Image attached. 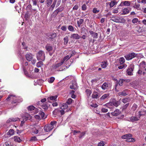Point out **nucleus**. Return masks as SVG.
Wrapping results in <instances>:
<instances>
[{"mask_svg":"<svg viewBox=\"0 0 146 146\" xmlns=\"http://www.w3.org/2000/svg\"><path fill=\"white\" fill-rule=\"evenodd\" d=\"M36 58L38 60H41L44 61L45 60V54L43 51L40 50L36 54Z\"/></svg>","mask_w":146,"mask_h":146,"instance_id":"nucleus-1","label":"nucleus"},{"mask_svg":"<svg viewBox=\"0 0 146 146\" xmlns=\"http://www.w3.org/2000/svg\"><path fill=\"white\" fill-rule=\"evenodd\" d=\"M47 39L50 41H53L54 38L56 37L57 35L56 33H46Z\"/></svg>","mask_w":146,"mask_h":146,"instance_id":"nucleus-2","label":"nucleus"},{"mask_svg":"<svg viewBox=\"0 0 146 146\" xmlns=\"http://www.w3.org/2000/svg\"><path fill=\"white\" fill-rule=\"evenodd\" d=\"M137 56V54L134 52H132L125 55L124 57L127 60H131Z\"/></svg>","mask_w":146,"mask_h":146,"instance_id":"nucleus-3","label":"nucleus"},{"mask_svg":"<svg viewBox=\"0 0 146 146\" xmlns=\"http://www.w3.org/2000/svg\"><path fill=\"white\" fill-rule=\"evenodd\" d=\"M27 109L29 111H32L33 113L36 114L38 112V109L33 106H30L28 107Z\"/></svg>","mask_w":146,"mask_h":146,"instance_id":"nucleus-4","label":"nucleus"},{"mask_svg":"<svg viewBox=\"0 0 146 146\" xmlns=\"http://www.w3.org/2000/svg\"><path fill=\"white\" fill-rule=\"evenodd\" d=\"M134 68V67L133 66H129L128 67L126 71L128 75L131 76L133 75V72Z\"/></svg>","mask_w":146,"mask_h":146,"instance_id":"nucleus-5","label":"nucleus"},{"mask_svg":"<svg viewBox=\"0 0 146 146\" xmlns=\"http://www.w3.org/2000/svg\"><path fill=\"white\" fill-rule=\"evenodd\" d=\"M63 64V62H61L60 63L55 64L52 65V68L53 70H56L57 68L61 66Z\"/></svg>","mask_w":146,"mask_h":146,"instance_id":"nucleus-6","label":"nucleus"},{"mask_svg":"<svg viewBox=\"0 0 146 146\" xmlns=\"http://www.w3.org/2000/svg\"><path fill=\"white\" fill-rule=\"evenodd\" d=\"M140 68L141 70L145 68V70L146 71V62L144 61H142L139 65Z\"/></svg>","mask_w":146,"mask_h":146,"instance_id":"nucleus-7","label":"nucleus"},{"mask_svg":"<svg viewBox=\"0 0 146 146\" xmlns=\"http://www.w3.org/2000/svg\"><path fill=\"white\" fill-rule=\"evenodd\" d=\"M130 5V2L129 1H124L121 2L119 6L123 7L124 6H129Z\"/></svg>","mask_w":146,"mask_h":146,"instance_id":"nucleus-8","label":"nucleus"},{"mask_svg":"<svg viewBox=\"0 0 146 146\" xmlns=\"http://www.w3.org/2000/svg\"><path fill=\"white\" fill-rule=\"evenodd\" d=\"M129 9H131V8H125L123 9L122 11V13L121 14L122 15H125L129 13V11L130 10Z\"/></svg>","mask_w":146,"mask_h":146,"instance_id":"nucleus-9","label":"nucleus"},{"mask_svg":"<svg viewBox=\"0 0 146 146\" xmlns=\"http://www.w3.org/2000/svg\"><path fill=\"white\" fill-rule=\"evenodd\" d=\"M44 129L46 132H48L52 130V128L48 124L45 125L44 127Z\"/></svg>","mask_w":146,"mask_h":146,"instance_id":"nucleus-10","label":"nucleus"},{"mask_svg":"<svg viewBox=\"0 0 146 146\" xmlns=\"http://www.w3.org/2000/svg\"><path fill=\"white\" fill-rule=\"evenodd\" d=\"M80 36L78 34L74 33L72 34L70 38L76 39H79L80 38Z\"/></svg>","mask_w":146,"mask_h":146,"instance_id":"nucleus-11","label":"nucleus"},{"mask_svg":"<svg viewBox=\"0 0 146 146\" xmlns=\"http://www.w3.org/2000/svg\"><path fill=\"white\" fill-rule=\"evenodd\" d=\"M120 113V111L118 109H117L113 112H111V114L113 116H117Z\"/></svg>","mask_w":146,"mask_h":146,"instance_id":"nucleus-12","label":"nucleus"},{"mask_svg":"<svg viewBox=\"0 0 146 146\" xmlns=\"http://www.w3.org/2000/svg\"><path fill=\"white\" fill-rule=\"evenodd\" d=\"M45 48L46 50L48 51H51L52 50L53 47L52 46L50 45L49 44H47L45 46Z\"/></svg>","mask_w":146,"mask_h":146,"instance_id":"nucleus-13","label":"nucleus"},{"mask_svg":"<svg viewBox=\"0 0 146 146\" xmlns=\"http://www.w3.org/2000/svg\"><path fill=\"white\" fill-rule=\"evenodd\" d=\"M25 57L26 59L29 61H30L33 58L32 55L30 54H26L25 55Z\"/></svg>","mask_w":146,"mask_h":146,"instance_id":"nucleus-14","label":"nucleus"},{"mask_svg":"<svg viewBox=\"0 0 146 146\" xmlns=\"http://www.w3.org/2000/svg\"><path fill=\"white\" fill-rule=\"evenodd\" d=\"M57 97V96L56 95L53 96H51L48 97L47 98V100L49 102V100H54L56 101V99Z\"/></svg>","mask_w":146,"mask_h":146,"instance_id":"nucleus-15","label":"nucleus"},{"mask_svg":"<svg viewBox=\"0 0 146 146\" xmlns=\"http://www.w3.org/2000/svg\"><path fill=\"white\" fill-rule=\"evenodd\" d=\"M139 120V118L137 117L132 116L130 118V120L131 121L134 122L136 121Z\"/></svg>","mask_w":146,"mask_h":146,"instance_id":"nucleus-16","label":"nucleus"},{"mask_svg":"<svg viewBox=\"0 0 146 146\" xmlns=\"http://www.w3.org/2000/svg\"><path fill=\"white\" fill-rule=\"evenodd\" d=\"M108 87V84L106 82H104L102 85L101 88L103 90L107 89Z\"/></svg>","mask_w":146,"mask_h":146,"instance_id":"nucleus-17","label":"nucleus"},{"mask_svg":"<svg viewBox=\"0 0 146 146\" xmlns=\"http://www.w3.org/2000/svg\"><path fill=\"white\" fill-rule=\"evenodd\" d=\"M104 105L106 106L107 108L110 109H112L114 107L111 102L106 104Z\"/></svg>","mask_w":146,"mask_h":146,"instance_id":"nucleus-18","label":"nucleus"},{"mask_svg":"<svg viewBox=\"0 0 146 146\" xmlns=\"http://www.w3.org/2000/svg\"><path fill=\"white\" fill-rule=\"evenodd\" d=\"M109 3L110 7L111 8L113 7L117 3V2L115 0L111 1Z\"/></svg>","mask_w":146,"mask_h":146,"instance_id":"nucleus-19","label":"nucleus"},{"mask_svg":"<svg viewBox=\"0 0 146 146\" xmlns=\"http://www.w3.org/2000/svg\"><path fill=\"white\" fill-rule=\"evenodd\" d=\"M57 122L56 121H53L50 122V123L49 124L51 127L53 129L54 127H55L56 125V124Z\"/></svg>","mask_w":146,"mask_h":146,"instance_id":"nucleus-20","label":"nucleus"},{"mask_svg":"<svg viewBox=\"0 0 146 146\" xmlns=\"http://www.w3.org/2000/svg\"><path fill=\"white\" fill-rule=\"evenodd\" d=\"M92 98H99L98 93L96 92H94L92 95Z\"/></svg>","mask_w":146,"mask_h":146,"instance_id":"nucleus-21","label":"nucleus"},{"mask_svg":"<svg viewBox=\"0 0 146 146\" xmlns=\"http://www.w3.org/2000/svg\"><path fill=\"white\" fill-rule=\"evenodd\" d=\"M107 61L102 62L101 63V67L103 68H106L107 66Z\"/></svg>","mask_w":146,"mask_h":146,"instance_id":"nucleus-22","label":"nucleus"},{"mask_svg":"<svg viewBox=\"0 0 146 146\" xmlns=\"http://www.w3.org/2000/svg\"><path fill=\"white\" fill-rule=\"evenodd\" d=\"M68 106L66 103H63L61 104L60 109L62 110L66 109L68 107Z\"/></svg>","mask_w":146,"mask_h":146,"instance_id":"nucleus-23","label":"nucleus"},{"mask_svg":"<svg viewBox=\"0 0 146 146\" xmlns=\"http://www.w3.org/2000/svg\"><path fill=\"white\" fill-rule=\"evenodd\" d=\"M13 139H14V141L15 142L20 143L22 141V140L20 139V138L17 136H15Z\"/></svg>","mask_w":146,"mask_h":146,"instance_id":"nucleus-24","label":"nucleus"},{"mask_svg":"<svg viewBox=\"0 0 146 146\" xmlns=\"http://www.w3.org/2000/svg\"><path fill=\"white\" fill-rule=\"evenodd\" d=\"M77 88V86L76 84V83L75 82H74L72 83V85L70 86V88L72 89L76 90Z\"/></svg>","mask_w":146,"mask_h":146,"instance_id":"nucleus-25","label":"nucleus"},{"mask_svg":"<svg viewBox=\"0 0 146 146\" xmlns=\"http://www.w3.org/2000/svg\"><path fill=\"white\" fill-rule=\"evenodd\" d=\"M84 21V20L83 19H80L79 20L77 21V23L78 26L80 27L81 25L83 24Z\"/></svg>","mask_w":146,"mask_h":146,"instance_id":"nucleus-26","label":"nucleus"},{"mask_svg":"<svg viewBox=\"0 0 146 146\" xmlns=\"http://www.w3.org/2000/svg\"><path fill=\"white\" fill-rule=\"evenodd\" d=\"M132 22L134 24L135 23H140V21L137 18H134L133 19L132 21Z\"/></svg>","mask_w":146,"mask_h":146,"instance_id":"nucleus-27","label":"nucleus"},{"mask_svg":"<svg viewBox=\"0 0 146 146\" xmlns=\"http://www.w3.org/2000/svg\"><path fill=\"white\" fill-rule=\"evenodd\" d=\"M63 10V8H58L55 10L54 12V13L56 15L59 12H61Z\"/></svg>","mask_w":146,"mask_h":146,"instance_id":"nucleus-28","label":"nucleus"},{"mask_svg":"<svg viewBox=\"0 0 146 146\" xmlns=\"http://www.w3.org/2000/svg\"><path fill=\"white\" fill-rule=\"evenodd\" d=\"M111 102L112 104V105H113V106H114L116 107L118 106L120 104V102L116 100H115Z\"/></svg>","mask_w":146,"mask_h":146,"instance_id":"nucleus-29","label":"nucleus"},{"mask_svg":"<svg viewBox=\"0 0 146 146\" xmlns=\"http://www.w3.org/2000/svg\"><path fill=\"white\" fill-rule=\"evenodd\" d=\"M117 18H118V23H124L125 22V19L122 17H117Z\"/></svg>","mask_w":146,"mask_h":146,"instance_id":"nucleus-30","label":"nucleus"},{"mask_svg":"<svg viewBox=\"0 0 146 146\" xmlns=\"http://www.w3.org/2000/svg\"><path fill=\"white\" fill-rule=\"evenodd\" d=\"M31 15L29 14V11H27L25 15V18L27 20H28L30 17Z\"/></svg>","mask_w":146,"mask_h":146,"instance_id":"nucleus-31","label":"nucleus"},{"mask_svg":"<svg viewBox=\"0 0 146 146\" xmlns=\"http://www.w3.org/2000/svg\"><path fill=\"white\" fill-rule=\"evenodd\" d=\"M72 55H71L70 56L68 55H67L65 56L63 59L61 61V62H63V63L64 61L66 60H67L69 59L71 57Z\"/></svg>","mask_w":146,"mask_h":146,"instance_id":"nucleus-32","label":"nucleus"},{"mask_svg":"<svg viewBox=\"0 0 146 146\" xmlns=\"http://www.w3.org/2000/svg\"><path fill=\"white\" fill-rule=\"evenodd\" d=\"M136 28L137 31L138 32H142L144 31V29L143 27H137Z\"/></svg>","mask_w":146,"mask_h":146,"instance_id":"nucleus-33","label":"nucleus"},{"mask_svg":"<svg viewBox=\"0 0 146 146\" xmlns=\"http://www.w3.org/2000/svg\"><path fill=\"white\" fill-rule=\"evenodd\" d=\"M129 103H127L125 105H123V106L122 107V111L125 110L127 108V107L129 106Z\"/></svg>","mask_w":146,"mask_h":146,"instance_id":"nucleus-34","label":"nucleus"},{"mask_svg":"<svg viewBox=\"0 0 146 146\" xmlns=\"http://www.w3.org/2000/svg\"><path fill=\"white\" fill-rule=\"evenodd\" d=\"M64 45L67 44L68 41V37L67 36H66L64 38Z\"/></svg>","mask_w":146,"mask_h":146,"instance_id":"nucleus-35","label":"nucleus"},{"mask_svg":"<svg viewBox=\"0 0 146 146\" xmlns=\"http://www.w3.org/2000/svg\"><path fill=\"white\" fill-rule=\"evenodd\" d=\"M111 19L113 21L116 23H118V18H117V17H112L111 18Z\"/></svg>","mask_w":146,"mask_h":146,"instance_id":"nucleus-36","label":"nucleus"},{"mask_svg":"<svg viewBox=\"0 0 146 146\" xmlns=\"http://www.w3.org/2000/svg\"><path fill=\"white\" fill-rule=\"evenodd\" d=\"M43 64V62H42L40 61L37 63L36 64V66L37 67L39 68L41 67Z\"/></svg>","mask_w":146,"mask_h":146,"instance_id":"nucleus-37","label":"nucleus"},{"mask_svg":"<svg viewBox=\"0 0 146 146\" xmlns=\"http://www.w3.org/2000/svg\"><path fill=\"white\" fill-rule=\"evenodd\" d=\"M118 94L119 96H125L127 95L125 90H123L122 92H119Z\"/></svg>","mask_w":146,"mask_h":146,"instance_id":"nucleus-38","label":"nucleus"},{"mask_svg":"<svg viewBox=\"0 0 146 146\" xmlns=\"http://www.w3.org/2000/svg\"><path fill=\"white\" fill-rule=\"evenodd\" d=\"M140 6V5L139 4L136 3H135L134 5L133 6V7L137 9V10H139V7Z\"/></svg>","mask_w":146,"mask_h":146,"instance_id":"nucleus-39","label":"nucleus"},{"mask_svg":"<svg viewBox=\"0 0 146 146\" xmlns=\"http://www.w3.org/2000/svg\"><path fill=\"white\" fill-rule=\"evenodd\" d=\"M14 133V130L13 129H10L7 133V134L8 135H12Z\"/></svg>","mask_w":146,"mask_h":146,"instance_id":"nucleus-40","label":"nucleus"},{"mask_svg":"<svg viewBox=\"0 0 146 146\" xmlns=\"http://www.w3.org/2000/svg\"><path fill=\"white\" fill-rule=\"evenodd\" d=\"M126 141L127 142H134L135 141V139L131 137V138H128L127 140H126Z\"/></svg>","mask_w":146,"mask_h":146,"instance_id":"nucleus-41","label":"nucleus"},{"mask_svg":"<svg viewBox=\"0 0 146 146\" xmlns=\"http://www.w3.org/2000/svg\"><path fill=\"white\" fill-rule=\"evenodd\" d=\"M124 81L123 79H121L119 80V82H118V84L120 86H121L123 85Z\"/></svg>","mask_w":146,"mask_h":146,"instance_id":"nucleus-42","label":"nucleus"},{"mask_svg":"<svg viewBox=\"0 0 146 146\" xmlns=\"http://www.w3.org/2000/svg\"><path fill=\"white\" fill-rule=\"evenodd\" d=\"M120 63L121 64H123L125 62V59L123 57L120 58L119 60Z\"/></svg>","mask_w":146,"mask_h":146,"instance_id":"nucleus-43","label":"nucleus"},{"mask_svg":"<svg viewBox=\"0 0 146 146\" xmlns=\"http://www.w3.org/2000/svg\"><path fill=\"white\" fill-rule=\"evenodd\" d=\"M86 92L88 97L90 96L92 93V92L91 90L88 89H86Z\"/></svg>","mask_w":146,"mask_h":146,"instance_id":"nucleus-44","label":"nucleus"},{"mask_svg":"<svg viewBox=\"0 0 146 146\" xmlns=\"http://www.w3.org/2000/svg\"><path fill=\"white\" fill-rule=\"evenodd\" d=\"M52 0H46V5L48 7H49L51 5Z\"/></svg>","mask_w":146,"mask_h":146,"instance_id":"nucleus-45","label":"nucleus"},{"mask_svg":"<svg viewBox=\"0 0 146 146\" xmlns=\"http://www.w3.org/2000/svg\"><path fill=\"white\" fill-rule=\"evenodd\" d=\"M15 97V96L14 95H9V96L7 98L6 100L7 101H9L11 99H13V97Z\"/></svg>","mask_w":146,"mask_h":146,"instance_id":"nucleus-46","label":"nucleus"},{"mask_svg":"<svg viewBox=\"0 0 146 146\" xmlns=\"http://www.w3.org/2000/svg\"><path fill=\"white\" fill-rule=\"evenodd\" d=\"M68 30L70 31H74V27L72 25H69L68 27Z\"/></svg>","mask_w":146,"mask_h":146,"instance_id":"nucleus-47","label":"nucleus"},{"mask_svg":"<svg viewBox=\"0 0 146 146\" xmlns=\"http://www.w3.org/2000/svg\"><path fill=\"white\" fill-rule=\"evenodd\" d=\"M109 96L108 94H105L103 95L100 98L102 100H104Z\"/></svg>","mask_w":146,"mask_h":146,"instance_id":"nucleus-48","label":"nucleus"},{"mask_svg":"<svg viewBox=\"0 0 146 146\" xmlns=\"http://www.w3.org/2000/svg\"><path fill=\"white\" fill-rule=\"evenodd\" d=\"M129 100V98H124L122 99L121 101L123 103L125 104L128 102Z\"/></svg>","mask_w":146,"mask_h":146,"instance_id":"nucleus-49","label":"nucleus"},{"mask_svg":"<svg viewBox=\"0 0 146 146\" xmlns=\"http://www.w3.org/2000/svg\"><path fill=\"white\" fill-rule=\"evenodd\" d=\"M56 2L57 0H54V1L53 2L52 4L51 5L50 7L52 8V10H53L54 8Z\"/></svg>","mask_w":146,"mask_h":146,"instance_id":"nucleus-50","label":"nucleus"},{"mask_svg":"<svg viewBox=\"0 0 146 146\" xmlns=\"http://www.w3.org/2000/svg\"><path fill=\"white\" fill-rule=\"evenodd\" d=\"M87 7L85 4H83L81 7L82 10L83 11H85L86 10Z\"/></svg>","mask_w":146,"mask_h":146,"instance_id":"nucleus-51","label":"nucleus"},{"mask_svg":"<svg viewBox=\"0 0 146 146\" xmlns=\"http://www.w3.org/2000/svg\"><path fill=\"white\" fill-rule=\"evenodd\" d=\"M37 140V139L36 138V137L35 136H33V137H32L31 138L30 140V141H31V142H33V141H36Z\"/></svg>","mask_w":146,"mask_h":146,"instance_id":"nucleus-52","label":"nucleus"},{"mask_svg":"<svg viewBox=\"0 0 146 146\" xmlns=\"http://www.w3.org/2000/svg\"><path fill=\"white\" fill-rule=\"evenodd\" d=\"M55 80V78L53 77H51L49 80L48 82L49 83H53Z\"/></svg>","mask_w":146,"mask_h":146,"instance_id":"nucleus-53","label":"nucleus"},{"mask_svg":"<svg viewBox=\"0 0 146 146\" xmlns=\"http://www.w3.org/2000/svg\"><path fill=\"white\" fill-rule=\"evenodd\" d=\"M41 107L44 110H46L48 108V106L46 104H43L41 106Z\"/></svg>","mask_w":146,"mask_h":146,"instance_id":"nucleus-54","label":"nucleus"},{"mask_svg":"<svg viewBox=\"0 0 146 146\" xmlns=\"http://www.w3.org/2000/svg\"><path fill=\"white\" fill-rule=\"evenodd\" d=\"M92 36L94 38L96 39L98 38V35L97 33L95 32Z\"/></svg>","mask_w":146,"mask_h":146,"instance_id":"nucleus-55","label":"nucleus"},{"mask_svg":"<svg viewBox=\"0 0 146 146\" xmlns=\"http://www.w3.org/2000/svg\"><path fill=\"white\" fill-rule=\"evenodd\" d=\"M92 11L93 13H99L100 11L99 10H98L96 8H94L93 9Z\"/></svg>","mask_w":146,"mask_h":146,"instance_id":"nucleus-56","label":"nucleus"},{"mask_svg":"<svg viewBox=\"0 0 146 146\" xmlns=\"http://www.w3.org/2000/svg\"><path fill=\"white\" fill-rule=\"evenodd\" d=\"M86 134V133L85 132H82L80 135L78 136L79 139L82 138Z\"/></svg>","mask_w":146,"mask_h":146,"instance_id":"nucleus-57","label":"nucleus"},{"mask_svg":"<svg viewBox=\"0 0 146 146\" xmlns=\"http://www.w3.org/2000/svg\"><path fill=\"white\" fill-rule=\"evenodd\" d=\"M73 100L71 98H69L67 100L66 102V103L68 104H70L72 102Z\"/></svg>","mask_w":146,"mask_h":146,"instance_id":"nucleus-58","label":"nucleus"},{"mask_svg":"<svg viewBox=\"0 0 146 146\" xmlns=\"http://www.w3.org/2000/svg\"><path fill=\"white\" fill-rule=\"evenodd\" d=\"M12 121H20V119L19 118H11Z\"/></svg>","mask_w":146,"mask_h":146,"instance_id":"nucleus-59","label":"nucleus"},{"mask_svg":"<svg viewBox=\"0 0 146 146\" xmlns=\"http://www.w3.org/2000/svg\"><path fill=\"white\" fill-rule=\"evenodd\" d=\"M39 114L40 115V116L42 118H43L44 117L45 114H44V113L42 111H40L39 112Z\"/></svg>","mask_w":146,"mask_h":146,"instance_id":"nucleus-60","label":"nucleus"},{"mask_svg":"<svg viewBox=\"0 0 146 146\" xmlns=\"http://www.w3.org/2000/svg\"><path fill=\"white\" fill-rule=\"evenodd\" d=\"M139 113L140 116L145 114V112L143 111H140L139 112Z\"/></svg>","mask_w":146,"mask_h":146,"instance_id":"nucleus-61","label":"nucleus"},{"mask_svg":"<svg viewBox=\"0 0 146 146\" xmlns=\"http://www.w3.org/2000/svg\"><path fill=\"white\" fill-rule=\"evenodd\" d=\"M98 79H94L92 80L91 82L92 83V84H94L95 83H96L98 81Z\"/></svg>","mask_w":146,"mask_h":146,"instance_id":"nucleus-62","label":"nucleus"},{"mask_svg":"<svg viewBox=\"0 0 146 146\" xmlns=\"http://www.w3.org/2000/svg\"><path fill=\"white\" fill-rule=\"evenodd\" d=\"M61 29L62 30L64 31H66L67 29V27L66 26H62Z\"/></svg>","mask_w":146,"mask_h":146,"instance_id":"nucleus-63","label":"nucleus"},{"mask_svg":"<svg viewBox=\"0 0 146 146\" xmlns=\"http://www.w3.org/2000/svg\"><path fill=\"white\" fill-rule=\"evenodd\" d=\"M104 144L103 141H100L98 144V146H104Z\"/></svg>","mask_w":146,"mask_h":146,"instance_id":"nucleus-64","label":"nucleus"}]
</instances>
